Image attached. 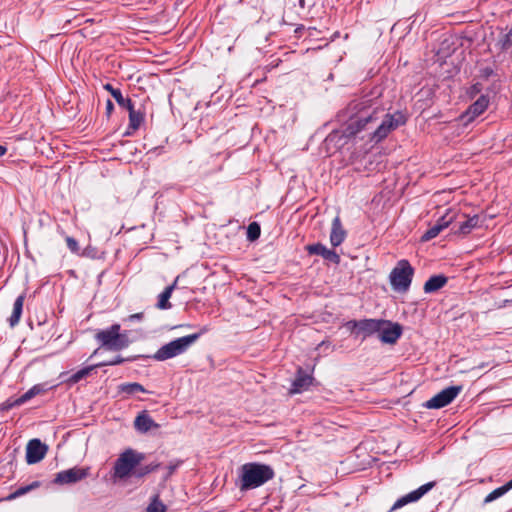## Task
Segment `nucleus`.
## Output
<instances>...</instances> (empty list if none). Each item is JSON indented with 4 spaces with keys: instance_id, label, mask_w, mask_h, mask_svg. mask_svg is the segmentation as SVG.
I'll use <instances>...</instances> for the list:
<instances>
[{
    "instance_id": "nucleus-1",
    "label": "nucleus",
    "mask_w": 512,
    "mask_h": 512,
    "mask_svg": "<svg viewBox=\"0 0 512 512\" xmlns=\"http://www.w3.org/2000/svg\"><path fill=\"white\" fill-rule=\"evenodd\" d=\"M382 91L374 87L369 92L356 96L347 106L337 114V119L344 123L346 137L364 140L378 144L390 132L406 124V113L397 110L384 114V107L380 99Z\"/></svg>"
},
{
    "instance_id": "nucleus-2",
    "label": "nucleus",
    "mask_w": 512,
    "mask_h": 512,
    "mask_svg": "<svg viewBox=\"0 0 512 512\" xmlns=\"http://www.w3.org/2000/svg\"><path fill=\"white\" fill-rule=\"evenodd\" d=\"M274 476V469L270 465L249 462L240 467L237 485L241 491H248L264 485Z\"/></svg>"
},
{
    "instance_id": "nucleus-3",
    "label": "nucleus",
    "mask_w": 512,
    "mask_h": 512,
    "mask_svg": "<svg viewBox=\"0 0 512 512\" xmlns=\"http://www.w3.org/2000/svg\"><path fill=\"white\" fill-rule=\"evenodd\" d=\"M120 330V324H113L106 329L98 330L94 338L106 350L120 351L127 348L131 343L128 332H120Z\"/></svg>"
},
{
    "instance_id": "nucleus-4",
    "label": "nucleus",
    "mask_w": 512,
    "mask_h": 512,
    "mask_svg": "<svg viewBox=\"0 0 512 512\" xmlns=\"http://www.w3.org/2000/svg\"><path fill=\"white\" fill-rule=\"evenodd\" d=\"M206 331L204 328L198 333L179 337L160 347L155 354L150 356L156 361H165L185 353Z\"/></svg>"
},
{
    "instance_id": "nucleus-5",
    "label": "nucleus",
    "mask_w": 512,
    "mask_h": 512,
    "mask_svg": "<svg viewBox=\"0 0 512 512\" xmlns=\"http://www.w3.org/2000/svg\"><path fill=\"white\" fill-rule=\"evenodd\" d=\"M414 276V268L406 259L398 261L389 275L390 284L394 291L405 293L409 290Z\"/></svg>"
},
{
    "instance_id": "nucleus-6",
    "label": "nucleus",
    "mask_w": 512,
    "mask_h": 512,
    "mask_svg": "<svg viewBox=\"0 0 512 512\" xmlns=\"http://www.w3.org/2000/svg\"><path fill=\"white\" fill-rule=\"evenodd\" d=\"M144 459L145 455L143 453L136 452L133 449L125 450L115 462V475L119 478L132 476V472Z\"/></svg>"
},
{
    "instance_id": "nucleus-7",
    "label": "nucleus",
    "mask_w": 512,
    "mask_h": 512,
    "mask_svg": "<svg viewBox=\"0 0 512 512\" xmlns=\"http://www.w3.org/2000/svg\"><path fill=\"white\" fill-rule=\"evenodd\" d=\"M462 385L449 386L424 403L428 409H440L449 405L462 391Z\"/></svg>"
},
{
    "instance_id": "nucleus-8",
    "label": "nucleus",
    "mask_w": 512,
    "mask_h": 512,
    "mask_svg": "<svg viewBox=\"0 0 512 512\" xmlns=\"http://www.w3.org/2000/svg\"><path fill=\"white\" fill-rule=\"evenodd\" d=\"M382 319H362L347 322V327L357 336L362 335L363 339L378 334L382 325Z\"/></svg>"
},
{
    "instance_id": "nucleus-9",
    "label": "nucleus",
    "mask_w": 512,
    "mask_h": 512,
    "mask_svg": "<svg viewBox=\"0 0 512 512\" xmlns=\"http://www.w3.org/2000/svg\"><path fill=\"white\" fill-rule=\"evenodd\" d=\"M89 467H73L67 470L58 472L53 480L54 484L66 485L75 484L89 475Z\"/></svg>"
},
{
    "instance_id": "nucleus-10",
    "label": "nucleus",
    "mask_w": 512,
    "mask_h": 512,
    "mask_svg": "<svg viewBox=\"0 0 512 512\" xmlns=\"http://www.w3.org/2000/svg\"><path fill=\"white\" fill-rule=\"evenodd\" d=\"M381 328L378 331V338L382 343L395 344L403 333V327L398 322L382 319Z\"/></svg>"
},
{
    "instance_id": "nucleus-11",
    "label": "nucleus",
    "mask_w": 512,
    "mask_h": 512,
    "mask_svg": "<svg viewBox=\"0 0 512 512\" xmlns=\"http://www.w3.org/2000/svg\"><path fill=\"white\" fill-rule=\"evenodd\" d=\"M489 103L490 98L488 95H480V97L469 105L467 110L461 114L460 120L465 126H467L487 110Z\"/></svg>"
},
{
    "instance_id": "nucleus-12",
    "label": "nucleus",
    "mask_w": 512,
    "mask_h": 512,
    "mask_svg": "<svg viewBox=\"0 0 512 512\" xmlns=\"http://www.w3.org/2000/svg\"><path fill=\"white\" fill-rule=\"evenodd\" d=\"M456 218V213L452 210H447V212L441 216L436 223L431 226L422 236L421 241L422 242H428L432 240L433 238L437 237L439 233L447 228Z\"/></svg>"
},
{
    "instance_id": "nucleus-13",
    "label": "nucleus",
    "mask_w": 512,
    "mask_h": 512,
    "mask_svg": "<svg viewBox=\"0 0 512 512\" xmlns=\"http://www.w3.org/2000/svg\"><path fill=\"white\" fill-rule=\"evenodd\" d=\"M47 451L48 446L42 443L40 439H31L26 446V462L30 465L40 462Z\"/></svg>"
},
{
    "instance_id": "nucleus-14",
    "label": "nucleus",
    "mask_w": 512,
    "mask_h": 512,
    "mask_svg": "<svg viewBox=\"0 0 512 512\" xmlns=\"http://www.w3.org/2000/svg\"><path fill=\"white\" fill-rule=\"evenodd\" d=\"M436 486L435 481L428 482L419 488H417L414 491H411L410 493L402 496L399 498L394 505L392 506L391 510H395L398 508H401L409 503L416 502L419 499H421L426 493H428L431 489H433Z\"/></svg>"
},
{
    "instance_id": "nucleus-15",
    "label": "nucleus",
    "mask_w": 512,
    "mask_h": 512,
    "mask_svg": "<svg viewBox=\"0 0 512 512\" xmlns=\"http://www.w3.org/2000/svg\"><path fill=\"white\" fill-rule=\"evenodd\" d=\"M305 250L309 255L321 256L323 259L336 265H338L341 261L339 254L335 250L328 249L320 242L306 245Z\"/></svg>"
},
{
    "instance_id": "nucleus-16",
    "label": "nucleus",
    "mask_w": 512,
    "mask_h": 512,
    "mask_svg": "<svg viewBox=\"0 0 512 512\" xmlns=\"http://www.w3.org/2000/svg\"><path fill=\"white\" fill-rule=\"evenodd\" d=\"M129 113V125L124 133V136H131L133 132L138 130L140 126L145 121V110L143 107L138 109L135 108V105L127 110Z\"/></svg>"
},
{
    "instance_id": "nucleus-17",
    "label": "nucleus",
    "mask_w": 512,
    "mask_h": 512,
    "mask_svg": "<svg viewBox=\"0 0 512 512\" xmlns=\"http://www.w3.org/2000/svg\"><path fill=\"white\" fill-rule=\"evenodd\" d=\"M313 380L314 378L312 375L308 374L301 367H299L296 372L295 379L292 382L291 392L301 393L307 390L312 385Z\"/></svg>"
},
{
    "instance_id": "nucleus-18",
    "label": "nucleus",
    "mask_w": 512,
    "mask_h": 512,
    "mask_svg": "<svg viewBox=\"0 0 512 512\" xmlns=\"http://www.w3.org/2000/svg\"><path fill=\"white\" fill-rule=\"evenodd\" d=\"M134 427L138 432L146 433L149 430L153 428H159L160 426L146 411H142L136 416L134 420Z\"/></svg>"
},
{
    "instance_id": "nucleus-19",
    "label": "nucleus",
    "mask_w": 512,
    "mask_h": 512,
    "mask_svg": "<svg viewBox=\"0 0 512 512\" xmlns=\"http://www.w3.org/2000/svg\"><path fill=\"white\" fill-rule=\"evenodd\" d=\"M346 237V231L342 228L341 220L337 216L332 221L330 233V242L333 247H337L343 243Z\"/></svg>"
},
{
    "instance_id": "nucleus-20",
    "label": "nucleus",
    "mask_w": 512,
    "mask_h": 512,
    "mask_svg": "<svg viewBox=\"0 0 512 512\" xmlns=\"http://www.w3.org/2000/svg\"><path fill=\"white\" fill-rule=\"evenodd\" d=\"M448 282V277L439 274L431 276L424 284L423 290L425 293H434L443 288Z\"/></svg>"
},
{
    "instance_id": "nucleus-21",
    "label": "nucleus",
    "mask_w": 512,
    "mask_h": 512,
    "mask_svg": "<svg viewBox=\"0 0 512 512\" xmlns=\"http://www.w3.org/2000/svg\"><path fill=\"white\" fill-rule=\"evenodd\" d=\"M479 222L480 217L478 215L468 217L465 221L460 222L458 228L454 230V234L468 235L474 228L480 226Z\"/></svg>"
},
{
    "instance_id": "nucleus-22",
    "label": "nucleus",
    "mask_w": 512,
    "mask_h": 512,
    "mask_svg": "<svg viewBox=\"0 0 512 512\" xmlns=\"http://www.w3.org/2000/svg\"><path fill=\"white\" fill-rule=\"evenodd\" d=\"M24 300H25V295L21 294L14 301L13 311H12L11 316L8 319L11 327L16 326L20 321L22 311H23Z\"/></svg>"
},
{
    "instance_id": "nucleus-23",
    "label": "nucleus",
    "mask_w": 512,
    "mask_h": 512,
    "mask_svg": "<svg viewBox=\"0 0 512 512\" xmlns=\"http://www.w3.org/2000/svg\"><path fill=\"white\" fill-rule=\"evenodd\" d=\"M348 137L344 135V128L342 130H333L325 139L327 146L333 145L335 148H340L346 144Z\"/></svg>"
},
{
    "instance_id": "nucleus-24",
    "label": "nucleus",
    "mask_w": 512,
    "mask_h": 512,
    "mask_svg": "<svg viewBox=\"0 0 512 512\" xmlns=\"http://www.w3.org/2000/svg\"><path fill=\"white\" fill-rule=\"evenodd\" d=\"M511 489H512V479L510 481H508L507 483H505L504 485H502L501 487H498V488L494 489L492 492H490L485 497L483 503L484 504L491 503V502L495 501L496 499L505 495Z\"/></svg>"
},
{
    "instance_id": "nucleus-25",
    "label": "nucleus",
    "mask_w": 512,
    "mask_h": 512,
    "mask_svg": "<svg viewBox=\"0 0 512 512\" xmlns=\"http://www.w3.org/2000/svg\"><path fill=\"white\" fill-rule=\"evenodd\" d=\"M118 392L132 395L137 392L148 393L143 385L137 382L122 383L118 385Z\"/></svg>"
},
{
    "instance_id": "nucleus-26",
    "label": "nucleus",
    "mask_w": 512,
    "mask_h": 512,
    "mask_svg": "<svg viewBox=\"0 0 512 512\" xmlns=\"http://www.w3.org/2000/svg\"><path fill=\"white\" fill-rule=\"evenodd\" d=\"M95 368H97L96 364L84 367V368L80 369L79 371L73 373L69 378L66 379V382L69 385H74V384L78 383L80 380H82L85 377H87L88 375H90V373Z\"/></svg>"
},
{
    "instance_id": "nucleus-27",
    "label": "nucleus",
    "mask_w": 512,
    "mask_h": 512,
    "mask_svg": "<svg viewBox=\"0 0 512 512\" xmlns=\"http://www.w3.org/2000/svg\"><path fill=\"white\" fill-rule=\"evenodd\" d=\"M161 466L160 463H150L148 465L144 466H137L136 469L132 472V476L141 479L145 477L146 475L156 471Z\"/></svg>"
},
{
    "instance_id": "nucleus-28",
    "label": "nucleus",
    "mask_w": 512,
    "mask_h": 512,
    "mask_svg": "<svg viewBox=\"0 0 512 512\" xmlns=\"http://www.w3.org/2000/svg\"><path fill=\"white\" fill-rule=\"evenodd\" d=\"M41 483L39 481H34L32 482L31 484L29 485H26V486H21L19 487L18 489H16L13 493L9 494L7 497H6V500L10 501V500H14L20 496H23L25 495L26 493L40 487Z\"/></svg>"
},
{
    "instance_id": "nucleus-29",
    "label": "nucleus",
    "mask_w": 512,
    "mask_h": 512,
    "mask_svg": "<svg viewBox=\"0 0 512 512\" xmlns=\"http://www.w3.org/2000/svg\"><path fill=\"white\" fill-rule=\"evenodd\" d=\"M47 390L46 384H36L22 395V401L27 402L33 397L45 393Z\"/></svg>"
},
{
    "instance_id": "nucleus-30",
    "label": "nucleus",
    "mask_w": 512,
    "mask_h": 512,
    "mask_svg": "<svg viewBox=\"0 0 512 512\" xmlns=\"http://www.w3.org/2000/svg\"><path fill=\"white\" fill-rule=\"evenodd\" d=\"M171 291L170 288H165L162 293L158 296V302L156 304V307L160 310H167L172 307L171 303L169 302V299L171 298Z\"/></svg>"
},
{
    "instance_id": "nucleus-31",
    "label": "nucleus",
    "mask_w": 512,
    "mask_h": 512,
    "mask_svg": "<svg viewBox=\"0 0 512 512\" xmlns=\"http://www.w3.org/2000/svg\"><path fill=\"white\" fill-rule=\"evenodd\" d=\"M167 507L166 505L160 500V497L158 494H155L152 496L150 503L148 504L146 508V512H166Z\"/></svg>"
},
{
    "instance_id": "nucleus-32",
    "label": "nucleus",
    "mask_w": 512,
    "mask_h": 512,
    "mask_svg": "<svg viewBox=\"0 0 512 512\" xmlns=\"http://www.w3.org/2000/svg\"><path fill=\"white\" fill-rule=\"evenodd\" d=\"M140 357H141L140 355L130 356V357H127V358H123L121 356H116L115 358H113L111 360H108V361H105V362H102V363H98V364H96V366L97 367H102V366L120 365V364L124 363L125 361H135V360H137Z\"/></svg>"
},
{
    "instance_id": "nucleus-33",
    "label": "nucleus",
    "mask_w": 512,
    "mask_h": 512,
    "mask_svg": "<svg viewBox=\"0 0 512 512\" xmlns=\"http://www.w3.org/2000/svg\"><path fill=\"white\" fill-rule=\"evenodd\" d=\"M261 234V227L257 222H251L247 227V239L251 242L256 241Z\"/></svg>"
},
{
    "instance_id": "nucleus-34",
    "label": "nucleus",
    "mask_w": 512,
    "mask_h": 512,
    "mask_svg": "<svg viewBox=\"0 0 512 512\" xmlns=\"http://www.w3.org/2000/svg\"><path fill=\"white\" fill-rule=\"evenodd\" d=\"M24 403H25V401H22V395L16 399L9 398L0 404V411H2V412L9 411L10 409H12L16 406H20Z\"/></svg>"
},
{
    "instance_id": "nucleus-35",
    "label": "nucleus",
    "mask_w": 512,
    "mask_h": 512,
    "mask_svg": "<svg viewBox=\"0 0 512 512\" xmlns=\"http://www.w3.org/2000/svg\"><path fill=\"white\" fill-rule=\"evenodd\" d=\"M113 98L115 99V101L117 102V104L120 107H122L126 110H128L134 106V103L132 102V100L130 98H126L123 96L121 90H119L117 93H115Z\"/></svg>"
},
{
    "instance_id": "nucleus-36",
    "label": "nucleus",
    "mask_w": 512,
    "mask_h": 512,
    "mask_svg": "<svg viewBox=\"0 0 512 512\" xmlns=\"http://www.w3.org/2000/svg\"><path fill=\"white\" fill-rule=\"evenodd\" d=\"M498 45L500 46L501 50H507L512 46V33L508 31L507 33L503 34L499 40Z\"/></svg>"
},
{
    "instance_id": "nucleus-37",
    "label": "nucleus",
    "mask_w": 512,
    "mask_h": 512,
    "mask_svg": "<svg viewBox=\"0 0 512 512\" xmlns=\"http://www.w3.org/2000/svg\"><path fill=\"white\" fill-rule=\"evenodd\" d=\"M183 463L182 460H174L169 463L167 466V474L164 476V479L167 480L172 474L178 469V467Z\"/></svg>"
},
{
    "instance_id": "nucleus-38",
    "label": "nucleus",
    "mask_w": 512,
    "mask_h": 512,
    "mask_svg": "<svg viewBox=\"0 0 512 512\" xmlns=\"http://www.w3.org/2000/svg\"><path fill=\"white\" fill-rule=\"evenodd\" d=\"M66 244L72 253L79 252L80 248H79L78 242L75 238L70 237V236L66 237Z\"/></svg>"
},
{
    "instance_id": "nucleus-39",
    "label": "nucleus",
    "mask_w": 512,
    "mask_h": 512,
    "mask_svg": "<svg viewBox=\"0 0 512 512\" xmlns=\"http://www.w3.org/2000/svg\"><path fill=\"white\" fill-rule=\"evenodd\" d=\"M482 91V84L475 83L468 89V95L470 98L476 97Z\"/></svg>"
},
{
    "instance_id": "nucleus-40",
    "label": "nucleus",
    "mask_w": 512,
    "mask_h": 512,
    "mask_svg": "<svg viewBox=\"0 0 512 512\" xmlns=\"http://www.w3.org/2000/svg\"><path fill=\"white\" fill-rule=\"evenodd\" d=\"M480 73H481V77L485 78V79H488L489 77H491L493 74H494V70L492 67H484L480 70Z\"/></svg>"
},
{
    "instance_id": "nucleus-41",
    "label": "nucleus",
    "mask_w": 512,
    "mask_h": 512,
    "mask_svg": "<svg viewBox=\"0 0 512 512\" xmlns=\"http://www.w3.org/2000/svg\"><path fill=\"white\" fill-rule=\"evenodd\" d=\"M144 317V313L143 312H139V313H135V314H132V315H129L127 320L130 321V322H133V321H141Z\"/></svg>"
},
{
    "instance_id": "nucleus-42",
    "label": "nucleus",
    "mask_w": 512,
    "mask_h": 512,
    "mask_svg": "<svg viewBox=\"0 0 512 512\" xmlns=\"http://www.w3.org/2000/svg\"><path fill=\"white\" fill-rule=\"evenodd\" d=\"M113 111H114V104L110 99H108L106 101V116L110 117L111 114L113 113Z\"/></svg>"
},
{
    "instance_id": "nucleus-43",
    "label": "nucleus",
    "mask_w": 512,
    "mask_h": 512,
    "mask_svg": "<svg viewBox=\"0 0 512 512\" xmlns=\"http://www.w3.org/2000/svg\"><path fill=\"white\" fill-rule=\"evenodd\" d=\"M103 88H104L106 91L110 92V94H111V96H112V97L115 95V93H117V92L120 90V89H118V88H114V87H113V85H112V84H110V83H106V84H104Z\"/></svg>"
},
{
    "instance_id": "nucleus-44",
    "label": "nucleus",
    "mask_w": 512,
    "mask_h": 512,
    "mask_svg": "<svg viewBox=\"0 0 512 512\" xmlns=\"http://www.w3.org/2000/svg\"><path fill=\"white\" fill-rule=\"evenodd\" d=\"M178 280H179V276H177L175 278V280L173 281V283L171 285L166 287V288H170L171 293H173V291L177 288Z\"/></svg>"
},
{
    "instance_id": "nucleus-45",
    "label": "nucleus",
    "mask_w": 512,
    "mask_h": 512,
    "mask_svg": "<svg viewBox=\"0 0 512 512\" xmlns=\"http://www.w3.org/2000/svg\"><path fill=\"white\" fill-rule=\"evenodd\" d=\"M7 152V148L3 145H0V157L3 156Z\"/></svg>"
},
{
    "instance_id": "nucleus-46",
    "label": "nucleus",
    "mask_w": 512,
    "mask_h": 512,
    "mask_svg": "<svg viewBox=\"0 0 512 512\" xmlns=\"http://www.w3.org/2000/svg\"><path fill=\"white\" fill-rule=\"evenodd\" d=\"M300 4H301V5H302V4H304V1H303V0H300Z\"/></svg>"
}]
</instances>
